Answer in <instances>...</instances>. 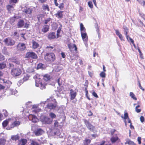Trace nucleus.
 <instances>
[{"label": "nucleus", "instance_id": "obj_3", "mask_svg": "<svg viewBox=\"0 0 145 145\" xmlns=\"http://www.w3.org/2000/svg\"><path fill=\"white\" fill-rule=\"evenodd\" d=\"M22 73V70L18 67L13 68L12 69L11 71V74L14 77L20 76Z\"/></svg>", "mask_w": 145, "mask_h": 145}, {"label": "nucleus", "instance_id": "obj_25", "mask_svg": "<svg viewBox=\"0 0 145 145\" xmlns=\"http://www.w3.org/2000/svg\"><path fill=\"white\" fill-rule=\"evenodd\" d=\"M31 141L30 144L31 145H41V144L39 143L35 139L32 140Z\"/></svg>", "mask_w": 145, "mask_h": 145}, {"label": "nucleus", "instance_id": "obj_33", "mask_svg": "<svg viewBox=\"0 0 145 145\" xmlns=\"http://www.w3.org/2000/svg\"><path fill=\"white\" fill-rule=\"evenodd\" d=\"M9 120H6L3 121L2 123V125L3 127H6L8 124L9 123Z\"/></svg>", "mask_w": 145, "mask_h": 145}, {"label": "nucleus", "instance_id": "obj_7", "mask_svg": "<svg viewBox=\"0 0 145 145\" xmlns=\"http://www.w3.org/2000/svg\"><path fill=\"white\" fill-rule=\"evenodd\" d=\"M4 42L8 46H12L15 43V41L10 38H8L4 40Z\"/></svg>", "mask_w": 145, "mask_h": 145}, {"label": "nucleus", "instance_id": "obj_51", "mask_svg": "<svg viewBox=\"0 0 145 145\" xmlns=\"http://www.w3.org/2000/svg\"><path fill=\"white\" fill-rule=\"evenodd\" d=\"M3 114L5 117H7V116H8V113L6 110H3Z\"/></svg>", "mask_w": 145, "mask_h": 145}, {"label": "nucleus", "instance_id": "obj_42", "mask_svg": "<svg viewBox=\"0 0 145 145\" xmlns=\"http://www.w3.org/2000/svg\"><path fill=\"white\" fill-rule=\"evenodd\" d=\"M126 142L129 145H137L133 142L131 140H128Z\"/></svg>", "mask_w": 145, "mask_h": 145}, {"label": "nucleus", "instance_id": "obj_14", "mask_svg": "<svg viewBox=\"0 0 145 145\" xmlns=\"http://www.w3.org/2000/svg\"><path fill=\"white\" fill-rule=\"evenodd\" d=\"M112 143H114L116 142H120V139L119 138L117 135H116L115 136H112L111 138L110 139Z\"/></svg>", "mask_w": 145, "mask_h": 145}, {"label": "nucleus", "instance_id": "obj_29", "mask_svg": "<svg viewBox=\"0 0 145 145\" xmlns=\"http://www.w3.org/2000/svg\"><path fill=\"white\" fill-rule=\"evenodd\" d=\"M80 27L81 32H86V29L82 23H80Z\"/></svg>", "mask_w": 145, "mask_h": 145}, {"label": "nucleus", "instance_id": "obj_39", "mask_svg": "<svg viewBox=\"0 0 145 145\" xmlns=\"http://www.w3.org/2000/svg\"><path fill=\"white\" fill-rule=\"evenodd\" d=\"M14 7L13 5H8L7 6V8L9 11L11 10Z\"/></svg>", "mask_w": 145, "mask_h": 145}, {"label": "nucleus", "instance_id": "obj_19", "mask_svg": "<svg viewBox=\"0 0 145 145\" xmlns=\"http://www.w3.org/2000/svg\"><path fill=\"white\" fill-rule=\"evenodd\" d=\"M20 123V122L19 121L16 120L13 122L11 125V127L12 128H14L16 126L19 125Z\"/></svg>", "mask_w": 145, "mask_h": 145}, {"label": "nucleus", "instance_id": "obj_46", "mask_svg": "<svg viewBox=\"0 0 145 145\" xmlns=\"http://www.w3.org/2000/svg\"><path fill=\"white\" fill-rule=\"evenodd\" d=\"M88 5L89 7L91 8H93V5L91 1H89L88 2Z\"/></svg>", "mask_w": 145, "mask_h": 145}, {"label": "nucleus", "instance_id": "obj_11", "mask_svg": "<svg viewBox=\"0 0 145 145\" xmlns=\"http://www.w3.org/2000/svg\"><path fill=\"white\" fill-rule=\"evenodd\" d=\"M17 48L19 50L23 51L26 48L25 44L24 43L20 42L17 46Z\"/></svg>", "mask_w": 145, "mask_h": 145}, {"label": "nucleus", "instance_id": "obj_8", "mask_svg": "<svg viewBox=\"0 0 145 145\" xmlns=\"http://www.w3.org/2000/svg\"><path fill=\"white\" fill-rule=\"evenodd\" d=\"M68 46L70 52H72L75 51L76 53H77L78 48L75 44H69Z\"/></svg>", "mask_w": 145, "mask_h": 145}, {"label": "nucleus", "instance_id": "obj_30", "mask_svg": "<svg viewBox=\"0 0 145 145\" xmlns=\"http://www.w3.org/2000/svg\"><path fill=\"white\" fill-rule=\"evenodd\" d=\"M31 116L32 117V121L34 123L37 122L38 120L36 116L34 115H31Z\"/></svg>", "mask_w": 145, "mask_h": 145}, {"label": "nucleus", "instance_id": "obj_27", "mask_svg": "<svg viewBox=\"0 0 145 145\" xmlns=\"http://www.w3.org/2000/svg\"><path fill=\"white\" fill-rule=\"evenodd\" d=\"M20 136L18 135H15L12 136L11 137V139L15 141L19 140L20 139Z\"/></svg>", "mask_w": 145, "mask_h": 145}, {"label": "nucleus", "instance_id": "obj_12", "mask_svg": "<svg viewBox=\"0 0 145 145\" xmlns=\"http://www.w3.org/2000/svg\"><path fill=\"white\" fill-rule=\"evenodd\" d=\"M36 86L37 87H39L42 89H45L46 88V84L43 83L41 82H38L37 80H36Z\"/></svg>", "mask_w": 145, "mask_h": 145}, {"label": "nucleus", "instance_id": "obj_49", "mask_svg": "<svg viewBox=\"0 0 145 145\" xmlns=\"http://www.w3.org/2000/svg\"><path fill=\"white\" fill-rule=\"evenodd\" d=\"M58 7L60 9L63 8L64 7V3H60L59 5L58 6Z\"/></svg>", "mask_w": 145, "mask_h": 145}, {"label": "nucleus", "instance_id": "obj_41", "mask_svg": "<svg viewBox=\"0 0 145 145\" xmlns=\"http://www.w3.org/2000/svg\"><path fill=\"white\" fill-rule=\"evenodd\" d=\"M130 96L133 99L135 100H137V98L135 97V95L133 92H130Z\"/></svg>", "mask_w": 145, "mask_h": 145}, {"label": "nucleus", "instance_id": "obj_64", "mask_svg": "<svg viewBox=\"0 0 145 145\" xmlns=\"http://www.w3.org/2000/svg\"><path fill=\"white\" fill-rule=\"evenodd\" d=\"M62 25H61V26L58 29V30H57V33H60V31L61 30V29L62 28Z\"/></svg>", "mask_w": 145, "mask_h": 145}, {"label": "nucleus", "instance_id": "obj_56", "mask_svg": "<svg viewBox=\"0 0 145 145\" xmlns=\"http://www.w3.org/2000/svg\"><path fill=\"white\" fill-rule=\"evenodd\" d=\"M5 59L4 56L0 53V61L4 60Z\"/></svg>", "mask_w": 145, "mask_h": 145}, {"label": "nucleus", "instance_id": "obj_60", "mask_svg": "<svg viewBox=\"0 0 145 145\" xmlns=\"http://www.w3.org/2000/svg\"><path fill=\"white\" fill-rule=\"evenodd\" d=\"M54 47L50 45L46 46V48L47 49H50V50L53 49Z\"/></svg>", "mask_w": 145, "mask_h": 145}, {"label": "nucleus", "instance_id": "obj_63", "mask_svg": "<svg viewBox=\"0 0 145 145\" xmlns=\"http://www.w3.org/2000/svg\"><path fill=\"white\" fill-rule=\"evenodd\" d=\"M140 119L142 122H143L144 121V117L142 116H140Z\"/></svg>", "mask_w": 145, "mask_h": 145}, {"label": "nucleus", "instance_id": "obj_50", "mask_svg": "<svg viewBox=\"0 0 145 145\" xmlns=\"http://www.w3.org/2000/svg\"><path fill=\"white\" fill-rule=\"evenodd\" d=\"M100 76L102 78H105L106 76V74L104 72H102L100 74Z\"/></svg>", "mask_w": 145, "mask_h": 145}, {"label": "nucleus", "instance_id": "obj_38", "mask_svg": "<svg viewBox=\"0 0 145 145\" xmlns=\"http://www.w3.org/2000/svg\"><path fill=\"white\" fill-rule=\"evenodd\" d=\"M6 65L5 63H0V69H3L6 67Z\"/></svg>", "mask_w": 145, "mask_h": 145}, {"label": "nucleus", "instance_id": "obj_32", "mask_svg": "<svg viewBox=\"0 0 145 145\" xmlns=\"http://www.w3.org/2000/svg\"><path fill=\"white\" fill-rule=\"evenodd\" d=\"M91 142V140L86 139L84 141V145H89Z\"/></svg>", "mask_w": 145, "mask_h": 145}, {"label": "nucleus", "instance_id": "obj_4", "mask_svg": "<svg viewBox=\"0 0 145 145\" xmlns=\"http://www.w3.org/2000/svg\"><path fill=\"white\" fill-rule=\"evenodd\" d=\"M84 122L88 129L90 131L94 133L96 131L95 127L86 119H83Z\"/></svg>", "mask_w": 145, "mask_h": 145}, {"label": "nucleus", "instance_id": "obj_59", "mask_svg": "<svg viewBox=\"0 0 145 145\" xmlns=\"http://www.w3.org/2000/svg\"><path fill=\"white\" fill-rule=\"evenodd\" d=\"M92 95L95 97L97 98L98 97V96L97 95V93L94 91H93L92 93Z\"/></svg>", "mask_w": 145, "mask_h": 145}, {"label": "nucleus", "instance_id": "obj_1", "mask_svg": "<svg viewBox=\"0 0 145 145\" xmlns=\"http://www.w3.org/2000/svg\"><path fill=\"white\" fill-rule=\"evenodd\" d=\"M45 102L48 103L46 107L50 110L55 109L57 106L56 100L52 97L47 99Z\"/></svg>", "mask_w": 145, "mask_h": 145}, {"label": "nucleus", "instance_id": "obj_61", "mask_svg": "<svg viewBox=\"0 0 145 145\" xmlns=\"http://www.w3.org/2000/svg\"><path fill=\"white\" fill-rule=\"evenodd\" d=\"M125 32V35L127 39V40H128V37H129V35H127L128 33V31H124Z\"/></svg>", "mask_w": 145, "mask_h": 145}, {"label": "nucleus", "instance_id": "obj_44", "mask_svg": "<svg viewBox=\"0 0 145 145\" xmlns=\"http://www.w3.org/2000/svg\"><path fill=\"white\" fill-rule=\"evenodd\" d=\"M43 17V15L42 14H39L37 16V18L39 21H40V19H42Z\"/></svg>", "mask_w": 145, "mask_h": 145}, {"label": "nucleus", "instance_id": "obj_45", "mask_svg": "<svg viewBox=\"0 0 145 145\" xmlns=\"http://www.w3.org/2000/svg\"><path fill=\"white\" fill-rule=\"evenodd\" d=\"M140 107V106L139 105H138L135 107V111L137 113L140 112L141 110V109H138V108Z\"/></svg>", "mask_w": 145, "mask_h": 145}, {"label": "nucleus", "instance_id": "obj_36", "mask_svg": "<svg viewBox=\"0 0 145 145\" xmlns=\"http://www.w3.org/2000/svg\"><path fill=\"white\" fill-rule=\"evenodd\" d=\"M52 19L51 18H49L44 20V24H46L49 22L51 21Z\"/></svg>", "mask_w": 145, "mask_h": 145}, {"label": "nucleus", "instance_id": "obj_31", "mask_svg": "<svg viewBox=\"0 0 145 145\" xmlns=\"http://www.w3.org/2000/svg\"><path fill=\"white\" fill-rule=\"evenodd\" d=\"M44 64L42 63H40L38 64L37 67V69H43L44 68Z\"/></svg>", "mask_w": 145, "mask_h": 145}, {"label": "nucleus", "instance_id": "obj_6", "mask_svg": "<svg viewBox=\"0 0 145 145\" xmlns=\"http://www.w3.org/2000/svg\"><path fill=\"white\" fill-rule=\"evenodd\" d=\"M41 121L43 124H50L52 123V120L46 116H43L40 118Z\"/></svg>", "mask_w": 145, "mask_h": 145}, {"label": "nucleus", "instance_id": "obj_17", "mask_svg": "<svg viewBox=\"0 0 145 145\" xmlns=\"http://www.w3.org/2000/svg\"><path fill=\"white\" fill-rule=\"evenodd\" d=\"M50 29L49 26L48 25H44L42 26L41 29L42 32L44 33H45L48 31Z\"/></svg>", "mask_w": 145, "mask_h": 145}, {"label": "nucleus", "instance_id": "obj_37", "mask_svg": "<svg viewBox=\"0 0 145 145\" xmlns=\"http://www.w3.org/2000/svg\"><path fill=\"white\" fill-rule=\"evenodd\" d=\"M29 77L28 75L25 74L23 79V81L24 82L28 80L29 78Z\"/></svg>", "mask_w": 145, "mask_h": 145}, {"label": "nucleus", "instance_id": "obj_5", "mask_svg": "<svg viewBox=\"0 0 145 145\" xmlns=\"http://www.w3.org/2000/svg\"><path fill=\"white\" fill-rule=\"evenodd\" d=\"M25 58L36 59L38 58V57L37 54L35 52H28L26 53Z\"/></svg>", "mask_w": 145, "mask_h": 145}, {"label": "nucleus", "instance_id": "obj_24", "mask_svg": "<svg viewBox=\"0 0 145 145\" xmlns=\"http://www.w3.org/2000/svg\"><path fill=\"white\" fill-rule=\"evenodd\" d=\"M51 78V76L48 74H45L43 76V79L46 81L50 80Z\"/></svg>", "mask_w": 145, "mask_h": 145}, {"label": "nucleus", "instance_id": "obj_43", "mask_svg": "<svg viewBox=\"0 0 145 145\" xmlns=\"http://www.w3.org/2000/svg\"><path fill=\"white\" fill-rule=\"evenodd\" d=\"M49 116L52 119L55 118L56 117V114L52 112H51L49 114Z\"/></svg>", "mask_w": 145, "mask_h": 145}, {"label": "nucleus", "instance_id": "obj_53", "mask_svg": "<svg viewBox=\"0 0 145 145\" xmlns=\"http://www.w3.org/2000/svg\"><path fill=\"white\" fill-rule=\"evenodd\" d=\"M138 84L139 87L140 89L142 90V91H144V88H143L141 86V84L140 81H138Z\"/></svg>", "mask_w": 145, "mask_h": 145}, {"label": "nucleus", "instance_id": "obj_22", "mask_svg": "<svg viewBox=\"0 0 145 145\" xmlns=\"http://www.w3.org/2000/svg\"><path fill=\"white\" fill-rule=\"evenodd\" d=\"M81 34L83 40H88L87 35L86 32H81Z\"/></svg>", "mask_w": 145, "mask_h": 145}, {"label": "nucleus", "instance_id": "obj_26", "mask_svg": "<svg viewBox=\"0 0 145 145\" xmlns=\"http://www.w3.org/2000/svg\"><path fill=\"white\" fill-rule=\"evenodd\" d=\"M42 7L43 10L44 11L47 10L48 11H49L50 10L49 7L47 4H43Z\"/></svg>", "mask_w": 145, "mask_h": 145}, {"label": "nucleus", "instance_id": "obj_40", "mask_svg": "<svg viewBox=\"0 0 145 145\" xmlns=\"http://www.w3.org/2000/svg\"><path fill=\"white\" fill-rule=\"evenodd\" d=\"M19 0H9V3L10 4H14V5H15V4L18 3Z\"/></svg>", "mask_w": 145, "mask_h": 145}, {"label": "nucleus", "instance_id": "obj_57", "mask_svg": "<svg viewBox=\"0 0 145 145\" xmlns=\"http://www.w3.org/2000/svg\"><path fill=\"white\" fill-rule=\"evenodd\" d=\"M47 0H38V2L40 3H46Z\"/></svg>", "mask_w": 145, "mask_h": 145}, {"label": "nucleus", "instance_id": "obj_21", "mask_svg": "<svg viewBox=\"0 0 145 145\" xmlns=\"http://www.w3.org/2000/svg\"><path fill=\"white\" fill-rule=\"evenodd\" d=\"M27 141L26 139L22 138L19 140V143L18 145H25L27 143Z\"/></svg>", "mask_w": 145, "mask_h": 145}, {"label": "nucleus", "instance_id": "obj_55", "mask_svg": "<svg viewBox=\"0 0 145 145\" xmlns=\"http://www.w3.org/2000/svg\"><path fill=\"white\" fill-rule=\"evenodd\" d=\"M116 131V130L115 129H112L110 131V133L111 135H113Z\"/></svg>", "mask_w": 145, "mask_h": 145}, {"label": "nucleus", "instance_id": "obj_10", "mask_svg": "<svg viewBox=\"0 0 145 145\" xmlns=\"http://www.w3.org/2000/svg\"><path fill=\"white\" fill-rule=\"evenodd\" d=\"M48 39L51 40L55 39L56 38V34L54 32H50L49 33L47 36Z\"/></svg>", "mask_w": 145, "mask_h": 145}, {"label": "nucleus", "instance_id": "obj_52", "mask_svg": "<svg viewBox=\"0 0 145 145\" xmlns=\"http://www.w3.org/2000/svg\"><path fill=\"white\" fill-rule=\"evenodd\" d=\"M128 118H129L128 117V113L127 112L125 113L124 114L123 118L125 120L126 119H128Z\"/></svg>", "mask_w": 145, "mask_h": 145}, {"label": "nucleus", "instance_id": "obj_34", "mask_svg": "<svg viewBox=\"0 0 145 145\" xmlns=\"http://www.w3.org/2000/svg\"><path fill=\"white\" fill-rule=\"evenodd\" d=\"M6 140L3 138H0V145H4L5 144Z\"/></svg>", "mask_w": 145, "mask_h": 145}, {"label": "nucleus", "instance_id": "obj_20", "mask_svg": "<svg viewBox=\"0 0 145 145\" xmlns=\"http://www.w3.org/2000/svg\"><path fill=\"white\" fill-rule=\"evenodd\" d=\"M33 12V9L30 8H29L24 9L23 12L26 14H31Z\"/></svg>", "mask_w": 145, "mask_h": 145}, {"label": "nucleus", "instance_id": "obj_15", "mask_svg": "<svg viewBox=\"0 0 145 145\" xmlns=\"http://www.w3.org/2000/svg\"><path fill=\"white\" fill-rule=\"evenodd\" d=\"M70 95L71 96L70 99L72 100L75 98L77 93L74 92L72 89H71L70 90Z\"/></svg>", "mask_w": 145, "mask_h": 145}, {"label": "nucleus", "instance_id": "obj_2", "mask_svg": "<svg viewBox=\"0 0 145 145\" xmlns=\"http://www.w3.org/2000/svg\"><path fill=\"white\" fill-rule=\"evenodd\" d=\"M44 59L47 62L51 63L56 60V57L55 54L53 52H48L44 54Z\"/></svg>", "mask_w": 145, "mask_h": 145}, {"label": "nucleus", "instance_id": "obj_13", "mask_svg": "<svg viewBox=\"0 0 145 145\" xmlns=\"http://www.w3.org/2000/svg\"><path fill=\"white\" fill-rule=\"evenodd\" d=\"M44 132L43 130L41 128L37 129L34 131V134L36 136H39L42 135Z\"/></svg>", "mask_w": 145, "mask_h": 145}, {"label": "nucleus", "instance_id": "obj_48", "mask_svg": "<svg viewBox=\"0 0 145 145\" xmlns=\"http://www.w3.org/2000/svg\"><path fill=\"white\" fill-rule=\"evenodd\" d=\"M59 123L57 120L54 121V127H57L59 126Z\"/></svg>", "mask_w": 145, "mask_h": 145}, {"label": "nucleus", "instance_id": "obj_16", "mask_svg": "<svg viewBox=\"0 0 145 145\" xmlns=\"http://www.w3.org/2000/svg\"><path fill=\"white\" fill-rule=\"evenodd\" d=\"M63 11H58L57 13L55 14L56 17L59 19H61L63 17Z\"/></svg>", "mask_w": 145, "mask_h": 145}, {"label": "nucleus", "instance_id": "obj_23", "mask_svg": "<svg viewBox=\"0 0 145 145\" xmlns=\"http://www.w3.org/2000/svg\"><path fill=\"white\" fill-rule=\"evenodd\" d=\"M24 22L22 20H19L17 23L18 27V28L22 27L24 25Z\"/></svg>", "mask_w": 145, "mask_h": 145}, {"label": "nucleus", "instance_id": "obj_58", "mask_svg": "<svg viewBox=\"0 0 145 145\" xmlns=\"http://www.w3.org/2000/svg\"><path fill=\"white\" fill-rule=\"evenodd\" d=\"M141 138L140 137H138L137 138V140L138 142V143L140 144H141Z\"/></svg>", "mask_w": 145, "mask_h": 145}, {"label": "nucleus", "instance_id": "obj_47", "mask_svg": "<svg viewBox=\"0 0 145 145\" xmlns=\"http://www.w3.org/2000/svg\"><path fill=\"white\" fill-rule=\"evenodd\" d=\"M128 39H129V41L133 44V46H134L135 47V46H135V44L134 43V40L132 39L131 38V37H128Z\"/></svg>", "mask_w": 145, "mask_h": 145}, {"label": "nucleus", "instance_id": "obj_54", "mask_svg": "<svg viewBox=\"0 0 145 145\" xmlns=\"http://www.w3.org/2000/svg\"><path fill=\"white\" fill-rule=\"evenodd\" d=\"M15 17H13L11 18L10 21V23L12 24L15 21Z\"/></svg>", "mask_w": 145, "mask_h": 145}, {"label": "nucleus", "instance_id": "obj_18", "mask_svg": "<svg viewBox=\"0 0 145 145\" xmlns=\"http://www.w3.org/2000/svg\"><path fill=\"white\" fill-rule=\"evenodd\" d=\"M32 48L35 49L39 48V44L34 40H32Z\"/></svg>", "mask_w": 145, "mask_h": 145}, {"label": "nucleus", "instance_id": "obj_35", "mask_svg": "<svg viewBox=\"0 0 145 145\" xmlns=\"http://www.w3.org/2000/svg\"><path fill=\"white\" fill-rule=\"evenodd\" d=\"M97 145H111V144L109 142H106L104 140L100 144Z\"/></svg>", "mask_w": 145, "mask_h": 145}, {"label": "nucleus", "instance_id": "obj_9", "mask_svg": "<svg viewBox=\"0 0 145 145\" xmlns=\"http://www.w3.org/2000/svg\"><path fill=\"white\" fill-rule=\"evenodd\" d=\"M8 60L10 62L14 63L17 65H19L20 64V61L18 58L16 57H12L8 59Z\"/></svg>", "mask_w": 145, "mask_h": 145}, {"label": "nucleus", "instance_id": "obj_28", "mask_svg": "<svg viewBox=\"0 0 145 145\" xmlns=\"http://www.w3.org/2000/svg\"><path fill=\"white\" fill-rule=\"evenodd\" d=\"M115 31L116 35L119 37L120 39L121 40H124L123 36L119 31L118 30H116Z\"/></svg>", "mask_w": 145, "mask_h": 145}, {"label": "nucleus", "instance_id": "obj_62", "mask_svg": "<svg viewBox=\"0 0 145 145\" xmlns=\"http://www.w3.org/2000/svg\"><path fill=\"white\" fill-rule=\"evenodd\" d=\"M29 26V23H25V24L24 27L26 28H28Z\"/></svg>", "mask_w": 145, "mask_h": 145}]
</instances>
